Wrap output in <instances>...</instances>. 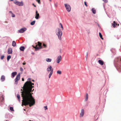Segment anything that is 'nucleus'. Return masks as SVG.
<instances>
[{
  "instance_id": "f257e3e1",
  "label": "nucleus",
  "mask_w": 121,
  "mask_h": 121,
  "mask_svg": "<svg viewBox=\"0 0 121 121\" xmlns=\"http://www.w3.org/2000/svg\"><path fill=\"white\" fill-rule=\"evenodd\" d=\"M34 84L30 81H27L24 84L22 88L24 89V91L22 92V105L26 106L29 105L30 107L33 105L35 103L34 99L32 95L31 92L33 91L34 89L32 90L34 87Z\"/></svg>"
},
{
  "instance_id": "f03ea898",
  "label": "nucleus",
  "mask_w": 121,
  "mask_h": 121,
  "mask_svg": "<svg viewBox=\"0 0 121 121\" xmlns=\"http://www.w3.org/2000/svg\"><path fill=\"white\" fill-rule=\"evenodd\" d=\"M120 60L121 61V58H117L115 59L114 60V63L116 67L117 66V68H119L118 70L121 71V63H120Z\"/></svg>"
},
{
  "instance_id": "7ed1b4c3",
  "label": "nucleus",
  "mask_w": 121,
  "mask_h": 121,
  "mask_svg": "<svg viewBox=\"0 0 121 121\" xmlns=\"http://www.w3.org/2000/svg\"><path fill=\"white\" fill-rule=\"evenodd\" d=\"M56 33L58 36L59 39L60 40L61 39V36L62 35V32L61 30L58 28H57L56 30Z\"/></svg>"
},
{
  "instance_id": "20e7f679",
  "label": "nucleus",
  "mask_w": 121,
  "mask_h": 121,
  "mask_svg": "<svg viewBox=\"0 0 121 121\" xmlns=\"http://www.w3.org/2000/svg\"><path fill=\"white\" fill-rule=\"evenodd\" d=\"M14 3L17 5L20 6H22L23 4V2L22 1L19 2L16 0L14 1Z\"/></svg>"
},
{
  "instance_id": "39448f33",
  "label": "nucleus",
  "mask_w": 121,
  "mask_h": 121,
  "mask_svg": "<svg viewBox=\"0 0 121 121\" xmlns=\"http://www.w3.org/2000/svg\"><path fill=\"white\" fill-rule=\"evenodd\" d=\"M64 5L67 10L68 12H69L71 10V7L70 5L68 4H65Z\"/></svg>"
},
{
  "instance_id": "423d86ee",
  "label": "nucleus",
  "mask_w": 121,
  "mask_h": 121,
  "mask_svg": "<svg viewBox=\"0 0 121 121\" xmlns=\"http://www.w3.org/2000/svg\"><path fill=\"white\" fill-rule=\"evenodd\" d=\"M20 73H19L17 75L16 77V78L15 79V83L16 84H18L17 81L19 80L20 79Z\"/></svg>"
},
{
  "instance_id": "0eeeda50",
  "label": "nucleus",
  "mask_w": 121,
  "mask_h": 121,
  "mask_svg": "<svg viewBox=\"0 0 121 121\" xmlns=\"http://www.w3.org/2000/svg\"><path fill=\"white\" fill-rule=\"evenodd\" d=\"M62 56L60 55L59 56L57 57L56 60V62L57 63H59L61 61L62 59Z\"/></svg>"
},
{
  "instance_id": "6e6552de",
  "label": "nucleus",
  "mask_w": 121,
  "mask_h": 121,
  "mask_svg": "<svg viewBox=\"0 0 121 121\" xmlns=\"http://www.w3.org/2000/svg\"><path fill=\"white\" fill-rule=\"evenodd\" d=\"M27 30L26 28H21L20 29L18 30V32L20 33H22L25 31Z\"/></svg>"
},
{
  "instance_id": "1a4fd4ad",
  "label": "nucleus",
  "mask_w": 121,
  "mask_h": 121,
  "mask_svg": "<svg viewBox=\"0 0 121 121\" xmlns=\"http://www.w3.org/2000/svg\"><path fill=\"white\" fill-rule=\"evenodd\" d=\"M84 114V110L83 109H81V112L80 114V117H83Z\"/></svg>"
},
{
  "instance_id": "9d476101",
  "label": "nucleus",
  "mask_w": 121,
  "mask_h": 121,
  "mask_svg": "<svg viewBox=\"0 0 121 121\" xmlns=\"http://www.w3.org/2000/svg\"><path fill=\"white\" fill-rule=\"evenodd\" d=\"M47 70L48 71H52L53 72V69L51 65H48V67L47 69Z\"/></svg>"
},
{
  "instance_id": "9b49d317",
  "label": "nucleus",
  "mask_w": 121,
  "mask_h": 121,
  "mask_svg": "<svg viewBox=\"0 0 121 121\" xmlns=\"http://www.w3.org/2000/svg\"><path fill=\"white\" fill-rule=\"evenodd\" d=\"M35 17L36 19H38L39 18V14L38 13V12L37 10L36 11Z\"/></svg>"
},
{
  "instance_id": "f8f14e48",
  "label": "nucleus",
  "mask_w": 121,
  "mask_h": 121,
  "mask_svg": "<svg viewBox=\"0 0 121 121\" xmlns=\"http://www.w3.org/2000/svg\"><path fill=\"white\" fill-rule=\"evenodd\" d=\"M12 49L11 48H9L8 49L7 53L9 54H12Z\"/></svg>"
},
{
  "instance_id": "ddd939ff",
  "label": "nucleus",
  "mask_w": 121,
  "mask_h": 121,
  "mask_svg": "<svg viewBox=\"0 0 121 121\" xmlns=\"http://www.w3.org/2000/svg\"><path fill=\"white\" fill-rule=\"evenodd\" d=\"M4 97L2 95L0 96V102L3 103L4 101Z\"/></svg>"
},
{
  "instance_id": "4468645a",
  "label": "nucleus",
  "mask_w": 121,
  "mask_h": 121,
  "mask_svg": "<svg viewBox=\"0 0 121 121\" xmlns=\"http://www.w3.org/2000/svg\"><path fill=\"white\" fill-rule=\"evenodd\" d=\"M91 11L94 14H95L96 13V10L95 8H92L91 9Z\"/></svg>"
},
{
  "instance_id": "2eb2a0df",
  "label": "nucleus",
  "mask_w": 121,
  "mask_h": 121,
  "mask_svg": "<svg viewBox=\"0 0 121 121\" xmlns=\"http://www.w3.org/2000/svg\"><path fill=\"white\" fill-rule=\"evenodd\" d=\"M98 62L99 64L101 65H103L104 64V63L103 61L101 60H99Z\"/></svg>"
},
{
  "instance_id": "dca6fc26",
  "label": "nucleus",
  "mask_w": 121,
  "mask_h": 121,
  "mask_svg": "<svg viewBox=\"0 0 121 121\" xmlns=\"http://www.w3.org/2000/svg\"><path fill=\"white\" fill-rule=\"evenodd\" d=\"M1 81L2 82H3L5 80V78L4 75H2L1 78Z\"/></svg>"
},
{
  "instance_id": "f3484780",
  "label": "nucleus",
  "mask_w": 121,
  "mask_h": 121,
  "mask_svg": "<svg viewBox=\"0 0 121 121\" xmlns=\"http://www.w3.org/2000/svg\"><path fill=\"white\" fill-rule=\"evenodd\" d=\"M42 48V46H41V47H39V46L38 47H36L35 48V51H38V50L39 49H40Z\"/></svg>"
},
{
  "instance_id": "a211bd4d",
  "label": "nucleus",
  "mask_w": 121,
  "mask_h": 121,
  "mask_svg": "<svg viewBox=\"0 0 121 121\" xmlns=\"http://www.w3.org/2000/svg\"><path fill=\"white\" fill-rule=\"evenodd\" d=\"M88 95L87 93H86V97L85 99V101H86L88 99Z\"/></svg>"
},
{
  "instance_id": "6ab92c4d",
  "label": "nucleus",
  "mask_w": 121,
  "mask_h": 121,
  "mask_svg": "<svg viewBox=\"0 0 121 121\" xmlns=\"http://www.w3.org/2000/svg\"><path fill=\"white\" fill-rule=\"evenodd\" d=\"M19 49L21 51H24L25 49V48L23 46H21L20 48Z\"/></svg>"
},
{
  "instance_id": "aec40b11",
  "label": "nucleus",
  "mask_w": 121,
  "mask_h": 121,
  "mask_svg": "<svg viewBox=\"0 0 121 121\" xmlns=\"http://www.w3.org/2000/svg\"><path fill=\"white\" fill-rule=\"evenodd\" d=\"M46 61L47 62H50L52 61V59L49 58H47L46 59Z\"/></svg>"
},
{
  "instance_id": "412c9836",
  "label": "nucleus",
  "mask_w": 121,
  "mask_h": 121,
  "mask_svg": "<svg viewBox=\"0 0 121 121\" xmlns=\"http://www.w3.org/2000/svg\"><path fill=\"white\" fill-rule=\"evenodd\" d=\"M17 73L16 72H13L12 73V76L13 77H14L15 76V75Z\"/></svg>"
},
{
  "instance_id": "4be33fe9",
  "label": "nucleus",
  "mask_w": 121,
  "mask_h": 121,
  "mask_svg": "<svg viewBox=\"0 0 121 121\" xmlns=\"http://www.w3.org/2000/svg\"><path fill=\"white\" fill-rule=\"evenodd\" d=\"M16 43L15 41H13L12 42V46L13 47H15L16 46Z\"/></svg>"
},
{
  "instance_id": "5701e85b",
  "label": "nucleus",
  "mask_w": 121,
  "mask_h": 121,
  "mask_svg": "<svg viewBox=\"0 0 121 121\" xmlns=\"http://www.w3.org/2000/svg\"><path fill=\"white\" fill-rule=\"evenodd\" d=\"M11 56L10 55H9L7 56V61H9L10 59L11 58Z\"/></svg>"
},
{
  "instance_id": "b1692460",
  "label": "nucleus",
  "mask_w": 121,
  "mask_h": 121,
  "mask_svg": "<svg viewBox=\"0 0 121 121\" xmlns=\"http://www.w3.org/2000/svg\"><path fill=\"white\" fill-rule=\"evenodd\" d=\"M35 21H33L32 22H31L30 23V24L32 25H34L35 22Z\"/></svg>"
},
{
  "instance_id": "393cba45",
  "label": "nucleus",
  "mask_w": 121,
  "mask_h": 121,
  "mask_svg": "<svg viewBox=\"0 0 121 121\" xmlns=\"http://www.w3.org/2000/svg\"><path fill=\"white\" fill-rule=\"evenodd\" d=\"M99 35L100 37V38L102 39H103V38H102V35L101 33L100 32L99 33Z\"/></svg>"
},
{
  "instance_id": "a878e982",
  "label": "nucleus",
  "mask_w": 121,
  "mask_h": 121,
  "mask_svg": "<svg viewBox=\"0 0 121 121\" xmlns=\"http://www.w3.org/2000/svg\"><path fill=\"white\" fill-rule=\"evenodd\" d=\"M57 73L59 74H60L61 73V71L59 70L57 71Z\"/></svg>"
},
{
  "instance_id": "bb28decb",
  "label": "nucleus",
  "mask_w": 121,
  "mask_h": 121,
  "mask_svg": "<svg viewBox=\"0 0 121 121\" xmlns=\"http://www.w3.org/2000/svg\"><path fill=\"white\" fill-rule=\"evenodd\" d=\"M17 98L19 100V101H20V95L19 94H17Z\"/></svg>"
},
{
  "instance_id": "cd10ccee",
  "label": "nucleus",
  "mask_w": 121,
  "mask_h": 121,
  "mask_svg": "<svg viewBox=\"0 0 121 121\" xmlns=\"http://www.w3.org/2000/svg\"><path fill=\"white\" fill-rule=\"evenodd\" d=\"M53 72L51 71L49 75V78H50L51 77V75L52 74Z\"/></svg>"
},
{
  "instance_id": "c85d7f7f",
  "label": "nucleus",
  "mask_w": 121,
  "mask_h": 121,
  "mask_svg": "<svg viewBox=\"0 0 121 121\" xmlns=\"http://www.w3.org/2000/svg\"><path fill=\"white\" fill-rule=\"evenodd\" d=\"M10 109L11 111H14V110L13 109V108L12 107H10L9 108Z\"/></svg>"
},
{
  "instance_id": "c756f323",
  "label": "nucleus",
  "mask_w": 121,
  "mask_h": 121,
  "mask_svg": "<svg viewBox=\"0 0 121 121\" xmlns=\"http://www.w3.org/2000/svg\"><path fill=\"white\" fill-rule=\"evenodd\" d=\"M38 46L39 47H41V46H41V43L39 42H38Z\"/></svg>"
},
{
  "instance_id": "7c9ffc66",
  "label": "nucleus",
  "mask_w": 121,
  "mask_h": 121,
  "mask_svg": "<svg viewBox=\"0 0 121 121\" xmlns=\"http://www.w3.org/2000/svg\"><path fill=\"white\" fill-rule=\"evenodd\" d=\"M43 46L44 48H47V45L44 43H43Z\"/></svg>"
},
{
  "instance_id": "2f4dec72",
  "label": "nucleus",
  "mask_w": 121,
  "mask_h": 121,
  "mask_svg": "<svg viewBox=\"0 0 121 121\" xmlns=\"http://www.w3.org/2000/svg\"><path fill=\"white\" fill-rule=\"evenodd\" d=\"M60 27L62 28V30H63V26L61 23H60Z\"/></svg>"
},
{
  "instance_id": "473e14b6",
  "label": "nucleus",
  "mask_w": 121,
  "mask_h": 121,
  "mask_svg": "<svg viewBox=\"0 0 121 121\" xmlns=\"http://www.w3.org/2000/svg\"><path fill=\"white\" fill-rule=\"evenodd\" d=\"M116 23L115 21L113 22V24H112V26L114 27L115 26H116L115 25V24Z\"/></svg>"
},
{
  "instance_id": "72a5a7b5",
  "label": "nucleus",
  "mask_w": 121,
  "mask_h": 121,
  "mask_svg": "<svg viewBox=\"0 0 121 121\" xmlns=\"http://www.w3.org/2000/svg\"><path fill=\"white\" fill-rule=\"evenodd\" d=\"M4 57V55H3L1 56L0 58L2 60L3 59Z\"/></svg>"
},
{
  "instance_id": "f704fd0d",
  "label": "nucleus",
  "mask_w": 121,
  "mask_h": 121,
  "mask_svg": "<svg viewBox=\"0 0 121 121\" xmlns=\"http://www.w3.org/2000/svg\"><path fill=\"white\" fill-rule=\"evenodd\" d=\"M20 70L22 72L23 71V69L22 67H21L20 68Z\"/></svg>"
},
{
  "instance_id": "c9c22d12",
  "label": "nucleus",
  "mask_w": 121,
  "mask_h": 121,
  "mask_svg": "<svg viewBox=\"0 0 121 121\" xmlns=\"http://www.w3.org/2000/svg\"><path fill=\"white\" fill-rule=\"evenodd\" d=\"M44 109L45 110H46L47 109H48L47 106H44Z\"/></svg>"
},
{
  "instance_id": "e433bc0d",
  "label": "nucleus",
  "mask_w": 121,
  "mask_h": 121,
  "mask_svg": "<svg viewBox=\"0 0 121 121\" xmlns=\"http://www.w3.org/2000/svg\"><path fill=\"white\" fill-rule=\"evenodd\" d=\"M37 1L39 4H40V0H36Z\"/></svg>"
},
{
  "instance_id": "4c0bfd02",
  "label": "nucleus",
  "mask_w": 121,
  "mask_h": 121,
  "mask_svg": "<svg viewBox=\"0 0 121 121\" xmlns=\"http://www.w3.org/2000/svg\"><path fill=\"white\" fill-rule=\"evenodd\" d=\"M12 17H15V15L13 14V13H12Z\"/></svg>"
},
{
  "instance_id": "58836bf2",
  "label": "nucleus",
  "mask_w": 121,
  "mask_h": 121,
  "mask_svg": "<svg viewBox=\"0 0 121 121\" xmlns=\"http://www.w3.org/2000/svg\"><path fill=\"white\" fill-rule=\"evenodd\" d=\"M103 0L105 3H107L108 2V1L107 0Z\"/></svg>"
},
{
  "instance_id": "ea45409f",
  "label": "nucleus",
  "mask_w": 121,
  "mask_h": 121,
  "mask_svg": "<svg viewBox=\"0 0 121 121\" xmlns=\"http://www.w3.org/2000/svg\"><path fill=\"white\" fill-rule=\"evenodd\" d=\"M84 4L86 6V7H87V5L86 4V2L85 1L84 2Z\"/></svg>"
},
{
  "instance_id": "a19ab883",
  "label": "nucleus",
  "mask_w": 121,
  "mask_h": 121,
  "mask_svg": "<svg viewBox=\"0 0 121 121\" xmlns=\"http://www.w3.org/2000/svg\"><path fill=\"white\" fill-rule=\"evenodd\" d=\"M86 30L88 34H89L90 33V32L89 30Z\"/></svg>"
},
{
  "instance_id": "79ce46f5",
  "label": "nucleus",
  "mask_w": 121,
  "mask_h": 121,
  "mask_svg": "<svg viewBox=\"0 0 121 121\" xmlns=\"http://www.w3.org/2000/svg\"><path fill=\"white\" fill-rule=\"evenodd\" d=\"M88 55V53L87 52L86 53V59H87V58Z\"/></svg>"
},
{
  "instance_id": "37998d69",
  "label": "nucleus",
  "mask_w": 121,
  "mask_h": 121,
  "mask_svg": "<svg viewBox=\"0 0 121 121\" xmlns=\"http://www.w3.org/2000/svg\"><path fill=\"white\" fill-rule=\"evenodd\" d=\"M30 78H29L28 79V81H30Z\"/></svg>"
},
{
  "instance_id": "c03bdc74",
  "label": "nucleus",
  "mask_w": 121,
  "mask_h": 121,
  "mask_svg": "<svg viewBox=\"0 0 121 121\" xmlns=\"http://www.w3.org/2000/svg\"><path fill=\"white\" fill-rule=\"evenodd\" d=\"M32 5L34 6L35 7H36V6L34 4H32Z\"/></svg>"
},
{
  "instance_id": "a18cd8bd",
  "label": "nucleus",
  "mask_w": 121,
  "mask_h": 121,
  "mask_svg": "<svg viewBox=\"0 0 121 121\" xmlns=\"http://www.w3.org/2000/svg\"><path fill=\"white\" fill-rule=\"evenodd\" d=\"M26 64V63H23V65H25Z\"/></svg>"
},
{
  "instance_id": "49530a36",
  "label": "nucleus",
  "mask_w": 121,
  "mask_h": 121,
  "mask_svg": "<svg viewBox=\"0 0 121 121\" xmlns=\"http://www.w3.org/2000/svg\"><path fill=\"white\" fill-rule=\"evenodd\" d=\"M9 12L10 13H11L12 14V13H12V12L11 11H10Z\"/></svg>"
},
{
  "instance_id": "de8ad7c7",
  "label": "nucleus",
  "mask_w": 121,
  "mask_h": 121,
  "mask_svg": "<svg viewBox=\"0 0 121 121\" xmlns=\"http://www.w3.org/2000/svg\"><path fill=\"white\" fill-rule=\"evenodd\" d=\"M24 78H22V81H24Z\"/></svg>"
},
{
  "instance_id": "09e8293b",
  "label": "nucleus",
  "mask_w": 121,
  "mask_h": 121,
  "mask_svg": "<svg viewBox=\"0 0 121 121\" xmlns=\"http://www.w3.org/2000/svg\"><path fill=\"white\" fill-rule=\"evenodd\" d=\"M32 81H33V82H34L35 81H34V80H32Z\"/></svg>"
},
{
  "instance_id": "8fccbe9b",
  "label": "nucleus",
  "mask_w": 121,
  "mask_h": 121,
  "mask_svg": "<svg viewBox=\"0 0 121 121\" xmlns=\"http://www.w3.org/2000/svg\"><path fill=\"white\" fill-rule=\"evenodd\" d=\"M55 6H56V4H55Z\"/></svg>"
},
{
  "instance_id": "3c124183",
  "label": "nucleus",
  "mask_w": 121,
  "mask_h": 121,
  "mask_svg": "<svg viewBox=\"0 0 121 121\" xmlns=\"http://www.w3.org/2000/svg\"><path fill=\"white\" fill-rule=\"evenodd\" d=\"M10 1H13V0H10Z\"/></svg>"
},
{
  "instance_id": "603ef678",
  "label": "nucleus",
  "mask_w": 121,
  "mask_h": 121,
  "mask_svg": "<svg viewBox=\"0 0 121 121\" xmlns=\"http://www.w3.org/2000/svg\"><path fill=\"white\" fill-rule=\"evenodd\" d=\"M98 26L99 27V24H98Z\"/></svg>"
},
{
  "instance_id": "864d4df0",
  "label": "nucleus",
  "mask_w": 121,
  "mask_h": 121,
  "mask_svg": "<svg viewBox=\"0 0 121 121\" xmlns=\"http://www.w3.org/2000/svg\"><path fill=\"white\" fill-rule=\"evenodd\" d=\"M49 0L50 1H51L52 0Z\"/></svg>"
},
{
  "instance_id": "5fc2aeb1",
  "label": "nucleus",
  "mask_w": 121,
  "mask_h": 121,
  "mask_svg": "<svg viewBox=\"0 0 121 121\" xmlns=\"http://www.w3.org/2000/svg\"><path fill=\"white\" fill-rule=\"evenodd\" d=\"M24 111H25V110H25V109H24Z\"/></svg>"
},
{
  "instance_id": "6e6d98bb",
  "label": "nucleus",
  "mask_w": 121,
  "mask_h": 121,
  "mask_svg": "<svg viewBox=\"0 0 121 121\" xmlns=\"http://www.w3.org/2000/svg\"><path fill=\"white\" fill-rule=\"evenodd\" d=\"M29 121H31V120H29Z\"/></svg>"
},
{
  "instance_id": "4d7b16f0",
  "label": "nucleus",
  "mask_w": 121,
  "mask_h": 121,
  "mask_svg": "<svg viewBox=\"0 0 121 121\" xmlns=\"http://www.w3.org/2000/svg\"><path fill=\"white\" fill-rule=\"evenodd\" d=\"M22 89H21V91H22Z\"/></svg>"
},
{
  "instance_id": "13d9d810",
  "label": "nucleus",
  "mask_w": 121,
  "mask_h": 121,
  "mask_svg": "<svg viewBox=\"0 0 121 121\" xmlns=\"http://www.w3.org/2000/svg\"><path fill=\"white\" fill-rule=\"evenodd\" d=\"M7 121V120H6V121Z\"/></svg>"
},
{
  "instance_id": "bf43d9fd",
  "label": "nucleus",
  "mask_w": 121,
  "mask_h": 121,
  "mask_svg": "<svg viewBox=\"0 0 121 121\" xmlns=\"http://www.w3.org/2000/svg\"><path fill=\"white\" fill-rule=\"evenodd\" d=\"M0 105H1V104H0Z\"/></svg>"
}]
</instances>
